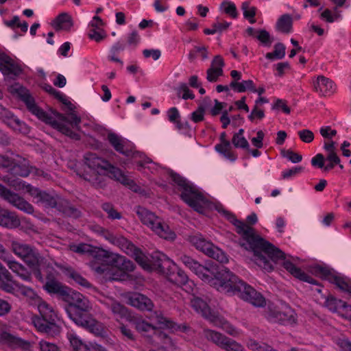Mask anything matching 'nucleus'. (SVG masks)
<instances>
[{"mask_svg":"<svg viewBox=\"0 0 351 351\" xmlns=\"http://www.w3.org/2000/svg\"><path fill=\"white\" fill-rule=\"evenodd\" d=\"M154 320L160 328H173V323L168 318L164 316L162 312L156 311L151 315Z\"/></svg>","mask_w":351,"mask_h":351,"instance_id":"41","label":"nucleus"},{"mask_svg":"<svg viewBox=\"0 0 351 351\" xmlns=\"http://www.w3.org/2000/svg\"><path fill=\"white\" fill-rule=\"evenodd\" d=\"M344 301L337 299L332 295H328L326 298V300L324 302V306L326 307L328 310L333 313L338 312V310L341 308L342 303Z\"/></svg>","mask_w":351,"mask_h":351,"instance_id":"44","label":"nucleus"},{"mask_svg":"<svg viewBox=\"0 0 351 351\" xmlns=\"http://www.w3.org/2000/svg\"><path fill=\"white\" fill-rule=\"evenodd\" d=\"M98 232L107 241L110 242L112 244L118 246L122 250L123 248L126 246V245H130V241H128L126 238L120 235H115L112 232L104 228L99 227Z\"/></svg>","mask_w":351,"mask_h":351,"instance_id":"28","label":"nucleus"},{"mask_svg":"<svg viewBox=\"0 0 351 351\" xmlns=\"http://www.w3.org/2000/svg\"><path fill=\"white\" fill-rule=\"evenodd\" d=\"M135 328L140 332H146L153 331L154 332L156 327L152 324L143 319H137L134 322Z\"/></svg>","mask_w":351,"mask_h":351,"instance_id":"50","label":"nucleus"},{"mask_svg":"<svg viewBox=\"0 0 351 351\" xmlns=\"http://www.w3.org/2000/svg\"><path fill=\"white\" fill-rule=\"evenodd\" d=\"M232 143L237 148H242L246 150H250V145L244 136L233 135Z\"/></svg>","mask_w":351,"mask_h":351,"instance_id":"54","label":"nucleus"},{"mask_svg":"<svg viewBox=\"0 0 351 351\" xmlns=\"http://www.w3.org/2000/svg\"><path fill=\"white\" fill-rule=\"evenodd\" d=\"M16 116L9 110L2 106L0 110V119L8 127Z\"/></svg>","mask_w":351,"mask_h":351,"instance_id":"53","label":"nucleus"},{"mask_svg":"<svg viewBox=\"0 0 351 351\" xmlns=\"http://www.w3.org/2000/svg\"><path fill=\"white\" fill-rule=\"evenodd\" d=\"M333 283L341 291L351 294V282L346 281L343 278L335 276L333 277Z\"/></svg>","mask_w":351,"mask_h":351,"instance_id":"51","label":"nucleus"},{"mask_svg":"<svg viewBox=\"0 0 351 351\" xmlns=\"http://www.w3.org/2000/svg\"><path fill=\"white\" fill-rule=\"evenodd\" d=\"M247 346L252 351H277L265 343L257 342L254 340H250Z\"/></svg>","mask_w":351,"mask_h":351,"instance_id":"48","label":"nucleus"},{"mask_svg":"<svg viewBox=\"0 0 351 351\" xmlns=\"http://www.w3.org/2000/svg\"><path fill=\"white\" fill-rule=\"evenodd\" d=\"M151 258L152 270L156 269H159L160 271H164V263L169 261L167 256L162 253L156 252L152 255Z\"/></svg>","mask_w":351,"mask_h":351,"instance_id":"36","label":"nucleus"},{"mask_svg":"<svg viewBox=\"0 0 351 351\" xmlns=\"http://www.w3.org/2000/svg\"><path fill=\"white\" fill-rule=\"evenodd\" d=\"M45 289L49 293H53L60 297L64 301L66 300L71 289L64 286L55 279H47L44 285Z\"/></svg>","mask_w":351,"mask_h":351,"instance_id":"23","label":"nucleus"},{"mask_svg":"<svg viewBox=\"0 0 351 351\" xmlns=\"http://www.w3.org/2000/svg\"><path fill=\"white\" fill-rule=\"evenodd\" d=\"M71 250L78 254H90L95 261L90 262V267L97 274H104L108 268V265L119 269V274L112 273L109 277L112 280H123L125 276V271H132L134 269V265L130 260L125 256L114 254L107 250L95 248L86 243H80L71 246Z\"/></svg>","mask_w":351,"mask_h":351,"instance_id":"2","label":"nucleus"},{"mask_svg":"<svg viewBox=\"0 0 351 351\" xmlns=\"http://www.w3.org/2000/svg\"><path fill=\"white\" fill-rule=\"evenodd\" d=\"M226 351H244L243 347L234 340L227 337L221 346Z\"/></svg>","mask_w":351,"mask_h":351,"instance_id":"49","label":"nucleus"},{"mask_svg":"<svg viewBox=\"0 0 351 351\" xmlns=\"http://www.w3.org/2000/svg\"><path fill=\"white\" fill-rule=\"evenodd\" d=\"M2 180L14 187L16 190H26L32 196H36L39 201L43 203L46 206L50 208L57 207L59 209V202L55 197L48 193L39 191L37 189H34L30 184H25L19 179H16L6 175L2 178Z\"/></svg>","mask_w":351,"mask_h":351,"instance_id":"12","label":"nucleus"},{"mask_svg":"<svg viewBox=\"0 0 351 351\" xmlns=\"http://www.w3.org/2000/svg\"><path fill=\"white\" fill-rule=\"evenodd\" d=\"M298 135L299 136L300 139L306 143H310L314 140L313 132L308 129H304L298 131Z\"/></svg>","mask_w":351,"mask_h":351,"instance_id":"56","label":"nucleus"},{"mask_svg":"<svg viewBox=\"0 0 351 351\" xmlns=\"http://www.w3.org/2000/svg\"><path fill=\"white\" fill-rule=\"evenodd\" d=\"M102 303L106 308L109 309L112 312L117 321H119L120 319H130L131 315L128 308L119 302L112 298H109L102 302Z\"/></svg>","mask_w":351,"mask_h":351,"instance_id":"18","label":"nucleus"},{"mask_svg":"<svg viewBox=\"0 0 351 351\" xmlns=\"http://www.w3.org/2000/svg\"><path fill=\"white\" fill-rule=\"evenodd\" d=\"M8 90L12 95L18 97L21 101H23L25 104L29 111L36 115L39 119L50 125L53 128H58L64 133L69 134L73 135V137H76V135L71 133L67 128L62 124L52 120L50 116L39 108L36 104L34 97L30 95L29 91L26 88L19 83H14V84L10 85L8 88Z\"/></svg>","mask_w":351,"mask_h":351,"instance_id":"5","label":"nucleus"},{"mask_svg":"<svg viewBox=\"0 0 351 351\" xmlns=\"http://www.w3.org/2000/svg\"><path fill=\"white\" fill-rule=\"evenodd\" d=\"M215 280V285L221 292L237 295L241 299L256 307H263L266 305V300L261 293L239 279L226 267H221L217 271Z\"/></svg>","mask_w":351,"mask_h":351,"instance_id":"3","label":"nucleus"},{"mask_svg":"<svg viewBox=\"0 0 351 351\" xmlns=\"http://www.w3.org/2000/svg\"><path fill=\"white\" fill-rule=\"evenodd\" d=\"M15 133L27 135L30 132V128L16 117L8 126Z\"/></svg>","mask_w":351,"mask_h":351,"instance_id":"38","label":"nucleus"},{"mask_svg":"<svg viewBox=\"0 0 351 351\" xmlns=\"http://www.w3.org/2000/svg\"><path fill=\"white\" fill-rule=\"evenodd\" d=\"M38 309L40 317L36 316L33 318L35 327L39 331L45 332L49 336L58 335L60 332V328L56 323L57 314L53 307L46 302L39 300Z\"/></svg>","mask_w":351,"mask_h":351,"instance_id":"7","label":"nucleus"},{"mask_svg":"<svg viewBox=\"0 0 351 351\" xmlns=\"http://www.w3.org/2000/svg\"><path fill=\"white\" fill-rule=\"evenodd\" d=\"M256 38L265 46H270L273 42L269 33L265 29L258 31V35Z\"/></svg>","mask_w":351,"mask_h":351,"instance_id":"57","label":"nucleus"},{"mask_svg":"<svg viewBox=\"0 0 351 351\" xmlns=\"http://www.w3.org/2000/svg\"><path fill=\"white\" fill-rule=\"evenodd\" d=\"M10 250L29 268H36L43 263L44 258L31 245L14 239L10 241Z\"/></svg>","mask_w":351,"mask_h":351,"instance_id":"10","label":"nucleus"},{"mask_svg":"<svg viewBox=\"0 0 351 351\" xmlns=\"http://www.w3.org/2000/svg\"><path fill=\"white\" fill-rule=\"evenodd\" d=\"M190 241L191 243L199 251H202L203 253L206 254V252L209 250V247H212L211 243L206 241L201 236H193L190 238Z\"/></svg>","mask_w":351,"mask_h":351,"instance_id":"43","label":"nucleus"},{"mask_svg":"<svg viewBox=\"0 0 351 351\" xmlns=\"http://www.w3.org/2000/svg\"><path fill=\"white\" fill-rule=\"evenodd\" d=\"M182 91L184 94L182 96V98L184 99H193L195 97V95L193 93L189 90V87L185 83H182L180 84L178 88V95L180 96V92Z\"/></svg>","mask_w":351,"mask_h":351,"instance_id":"61","label":"nucleus"},{"mask_svg":"<svg viewBox=\"0 0 351 351\" xmlns=\"http://www.w3.org/2000/svg\"><path fill=\"white\" fill-rule=\"evenodd\" d=\"M191 304L195 311L201 313L210 322L217 327L226 328L227 332L230 335H234L235 330L229 326L228 323L218 312L210 309L206 302L202 298L194 297L191 300Z\"/></svg>","mask_w":351,"mask_h":351,"instance_id":"11","label":"nucleus"},{"mask_svg":"<svg viewBox=\"0 0 351 351\" xmlns=\"http://www.w3.org/2000/svg\"><path fill=\"white\" fill-rule=\"evenodd\" d=\"M105 175L125 186H132L133 180L125 176L121 169L110 165L107 167Z\"/></svg>","mask_w":351,"mask_h":351,"instance_id":"29","label":"nucleus"},{"mask_svg":"<svg viewBox=\"0 0 351 351\" xmlns=\"http://www.w3.org/2000/svg\"><path fill=\"white\" fill-rule=\"evenodd\" d=\"M266 315L267 318L270 321L283 324H292L295 319L293 310L286 305L281 308L269 305Z\"/></svg>","mask_w":351,"mask_h":351,"instance_id":"13","label":"nucleus"},{"mask_svg":"<svg viewBox=\"0 0 351 351\" xmlns=\"http://www.w3.org/2000/svg\"><path fill=\"white\" fill-rule=\"evenodd\" d=\"M223 71L221 68H219V69H208L206 72V79L210 82H215L217 81L219 77L223 75Z\"/></svg>","mask_w":351,"mask_h":351,"instance_id":"55","label":"nucleus"},{"mask_svg":"<svg viewBox=\"0 0 351 351\" xmlns=\"http://www.w3.org/2000/svg\"><path fill=\"white\" fill-rule=\"evenodd\" d=\"M104 23L101 19L95 16L89 24L90 29L88 33V37L97 43H99L107 37L106 31L102 28Z\"/></svg>","mask_w":351,"mask_h":351,"instance_id":"21","label":"nucleus"},{"mask_svg":"<svg viewBox=\"0 0 351 351\" xmlns=\"http://www.w3.org/2000/svg\"><path fill=\"white\" fill-rule=\"evenodd\" d=\"M107 139L117 152L128 155L127 152L124 150V141L121 136L115 133L109 132Z\"/></svg>","mask_w":351,"mask_h":351,"instance_id":"35","label":"nucleus"},{"mask_svg":"<svg viewBox=\"0 0 351 351\" xmlns=\"http://www.w3.org/2000/svg\"><path fill=\"white\" fill-rule=\"evenodd\" d=\"M136 214L141 221L148 226L160 237L167 240H173L176 238L175 232L154 213L143 207L138 206Z\"/></svg>","mask_w":351,"mask_h":351,"instance_id":"9","label":"nucleus"},{"mask_svg":"<svg viewBox=\"0 0 351 351\" xmlns=\"http://www.w3.org/2000/svg\"><path fill=\"white\" fill-rule=\"evenodd\" d=\"M3 261L6 263L9 269L15 274L17 272V271L22 268V266L23 265L21 263L12 259V256L10 254L7 256V259L3 260Z\"/></svg>","mask_w":351,"mask_h":351,"instance_id":"59","label":"nucleus"},{"mask_svg":"<svg viewBox=\"0 0 351 351\" xmlns=\"http://www.w3.org/2000/svg\"><path fill=\"white\" fill-rule=\"evenodd\" d=\"M0 343L5 344L13 348H22L25 349L29 346V343L27 341H24L6 331H2L0 332Z\"/></svg>","mask_w":351,"mask_h":351,"instance_id":"25","label":"nucleus"},{"mask_svg":"<svg viewBox=\"0 0 351 351\" xmlns=\"http://www.w3.org/2000/svg\"><path fill=\"white\" fill-rule=\"evenodd\" d=\"M241 9L243 11L244 17L248 19L250 23H254L256 20L254 17L256 15V8L255 7H250V3L245 1L242 3Z\"/></svg>","mask_w":351,"mask_h":351,"instance_id":"47","label":"nucleus"},{"mask_svg":"<svg viewBox=\"0 0 351 351\" xmlns=\"http://www.w3.org/2000/svg\"><path fill=\"white\" fill-rule=\"evenodd\" d=\"M85 165L87 169L80 176L89 182L95 188L105 186V173L109 162L98 157L95 154L88 153L84 156Z\"/></svg>","mask_w":351,"mask_h":351,"instance_id":"6","label":"nucleus"},{"mask_svg":"<svg viewBox=\"0 0 351 351\" xmlns=\"http://www.w3.org/2000/svg\"><path fill=\"white\" fill-rule=\"evenodd\" d=\"M39 346L41 351H60L55 343H49L46 341H40Z\"/></svg>","mask_w":351,"mask_h":351,"instance_id":"63","label":"nucleus"},{"mask_svg":"<svg viewBox=\"0 0 351 351\" xmlns=\"http://www.w3.org/2000/svg\"><path fill=\"white\" fill-rule=\"evenodd\" d=\"M215 150L232 161L237 159V155L232 152V146L230 142L216 145Z\"/></svg>","mask_w":351,"mask_h":351,"instance_id":"39","label":"nucleus"},{"mask_svg":"<svg viewBox=\"0 0 351 351\" xmlns=\"http://www.w3.org/2000/svg\"><path fill=\"white\" fill-rule=\"evenodd\" d=\"M103 210L108 214V217L111 219H119L121 218V215L113 206L109 203H104L102 204Z\"/></svg>","mask_w":351,"mask_h":351,"instance_id":"52","label":"nucleus"},{"mask_svg":"<svg viewBox=\"0 0 351 351\" xmlns=\"http://www.w3.org/2000/svg\"><path fill=\"white\" fill-rule=\"evenodd\" d=\"M167 278L170 282L178 286L185 285L189 281L187 275L180 269H176L175 271L170 272Z\"/></svg>","mask_w":351,"mask_h":351,"instance_id":"33","label":"nucleus"},{"mask_svg":"<svg viewBox=\"0 0 351 351\" xmlns=\"http://www.w3.org/2000/svg\"><path fill=\"white\" fill-rule=\"evenodd\" d=\"M71 277L75 280L76 283L84 287L89 288L91 287V285L87 281V280L77 273H72L71 274Z\"/></svg>","mask_w":351,"mask_h":351,"instance_id":"62","label":"nucleus"},{"mask_svg":"<svg viewBox=\"0 0 351 351\" xmlns=\"http://www.w3.org/2000/svg\"><path fill=\"white\" fill-rule=\"evenodd\" d=\"M283 267L288 271L291 275L299 280L308 282L310 284H316V280L313 279L311 276L302 271L300 268L297 267L290 261L285 260L283 262Z\"/></svg>","mask_w":351,"mask_h":351,"instance_id":"27","label":"nucleus"},{"mask_svg":"<svg viewBox=\"0 0 351 351\" xmlns=\"http://www.w3.org/2000/svg\"><path fill=\"white\" fill-rule=\"evenodd\" d=\"M230 87L238 93H243L247 89H249L252 92L256 91L253 81L251 80H244L241 82L232 81L230 84Z\"/></svg>","mask_w":351,"mask_h":351,"instance_id":"37","label":"nucleus"},{"mask_svg":"<svg viewBox=\"0 0 351 351\" xmlns=\"http://www.w3.org/2000/svg\"><path fill=\"white\" fill-rule=\"evenodd\" d=\"M337 344L342 351H351V342L347 339H338Z\"/></svg>","mask_w":351,"mask_h":351,"instance_id":"64","label":"nucleus"},{"mask_svg":"<svg viewBox=\"0 0 351 351\" xmlns=\"http://www.w3.org/2000/svg\"><path fill=\"white\" fill-rule=\"evenodd\" d=\"M127 303L141 311H152L154 307L152 301L146 295L140 293H132L127 296Z\"/></svg>","mask_w":351,"mask_h":351,"instance_id":"20","label":"nucleus"},{"mask_svg":"<svg viewBox=\"0 0 351 351\" xmlns=\"http://www.w3.org/2000/svg\"><path fill=\"white\" fill-rule=\"evenodd\" d=\"M277 29L283 32L289 33L292 27V18L289 14H283L278 20L276 23Z\"/></svg>","mask_w":351,"mask_h":351,"instance_id":"42","label":"nucleus"},{"mask_svg":"<svg viewBox=\"0 0 351 351\" xmlns=\"http://www.w3.org/2000/svg\"><path fill=\"white\" fill-rule=\"evenodd\" d=\"M171 178L181 191L180 197L189 206L197 211L202 208L203 195L189 181L176 173L170 174Z\"/></svg>","mask_w":351,"mask_h":351,"instance_id":"8","label":"nucleus"},{"mask_svg":"<svg viewBox=\"0 0 351 351\" xmlns=\"http://www.w3.org/2000/svg\"><path fill=\"white\" fill-rule=\"evenodd\" d=\"M218 211L236 226L237 232L242 237L239 245L254 253V261L258 267L268 272L273 270V265L266 255L274 262L285 258L282 251L261 238L253 228L238 220L232 213L223 208H218Z\"/></svg>","mask_w":351,"mask_h":351,"instance_id":"1","label":"nucleus"},{"mask_svg":"<svg viewBox=\"0 0 351 351\" xmlns=\"http://www.w3.org/2000/svg\"><path fill=\"white\" fill-rule=\"evenodd\" d=\"M179 260L202 280L210 282L213 279L212 276H215L217 274V272L215 274L211 271L210 269L201 265L196 260L186 254H181Z\"/></svg>","mask_w":351,"mask_h":351,"instance_id":"14","label":"nucleus"},{"mask_svg":"<svg viewBox=\"0 0 351 351\" xmlns=\"http://www.w3.org/2000/svg\"><path fill=\"white\" fill-rule=\"evenodd\" d=\"M19 225L20 220L14 213L0 207V226L8 228H14Z\"/></svg>","mask_w":351,"mask_h":351,"instance_id":"26","label":"nucleus"},{"mask_svg":"<svg viewBox=\"0 0 351 351\" xmlns=\"http://www.w3.org/2000/svg\"><path fill=\"white\" fill-rule=\"evenodd\" d=\"M204 335L207 340L213 342L220 348H221L227 338L226 336L221 333L210 329L204 330Z\"/></svg>","mask_w":351,"mask_h":351,"instance_id":"34","label":"nucleus"},{"mask_svg":"<svg viewBox=\"0 0 351 351\" xmlns=\"http://www.w3.org/2000/svg\"><path fill=\"white\" fill-rule=\"evenodd\" d=\"M123 251L127 254L133 257L139 265L145 270L151 271L152 264L151 259L146 256L138 248L130 241V245L123 248Z\"/></svg>","mask_w":351,"mask_h":351,"instance_id":"19","label":"nucleus"},{"mask_svg":"<svg viewBox=\"0 0 351 351\" xmlns=\"http://www.w3.org/2000/svg\"><path fill=\"white\" fill-rule=\"evenodd\" d=\"M205 254L221 263H226L228 261L226 254L213 244Z\"/></svg>","mask_w":351,"mask_h":351,"instance_id":"40","label":"nucleus"},{"mask_svg":"<svg viewBox=\"0 0 351 351\" xmlns=\"http://www.w3.org/2000/svg\"><path fill=\"white\" fill-rule=\"evenodd\" d=\"M68 339L70 341L73 351H89L88 346L82 343L74 334H69Z\"/></svg>","mask_w":351,"mask_h":351,"instance_id":"46","label":"nucleus"},{"mask_svg":"<svg viewBox=\"0 0 351 351\" xmlns=\"http://www.w3.org/2000/svg\"><path fill=\"white\" fill-rule=\"evenodd\" d=\"M30 171L29 161L19 154H14L12 152L8 172L13 176L27 177Z\"/></svg>","mask_w":351,"mask_h":351,"instance_id":"15","label":"nucleus"},{"mask_svg":"<svg viewBox=\"0 0 351 351\" xmlns=\"http://www.w3.org/2000/svg\"><path fill=\"white\" fill-rule=\"evenodd\" d=\"M282 154L284 157L287 158L289 160H291L293 163L299 162L302 159V155H300L298 153H295L290 149L282 150Z\"/></svg>","mask_w":351,"mask_h":351,"instance_id":"60","label":"nucleus"},{"mask_svg":"<svg viewBox=\"0 0 351 351\" xmlns=\"http://www.w3.org/2000/svg\"><path fill=\"white\" fill-rule=\"evenodd\" d=\"M14 285H16V295H23L29 302H38L40 298L37 293L30 287L24 286L17 282H14Z\"/></svg>","mask_w":351,"mask_h":351,"instance_id":"31","label":"nucleus"},{"mask_svg":"<svg viewBox=\"0 0 351 351\" xmlns=\"http://www.w3.org/2000/svg\"><path fill=\"white\" fill-rule=\"evenodd\" d=\"M0 195L17 208L29 214L34 213L33 206L19 195L11 192L0 184Z\"/></svg>","mask_w":351,"mask_h":351,"instance_id":"16","label":"nucleus"},{"mask_svg":"<svg viewBox=\"0 0 351 351\" xmlns=\"http://www.w3.org/2000/svg\"><path fill=\"white\" fill-rule=\"evenodd\" d=\"M65 216L73 217L75 219L79 218L81 216V211L72 206L66 200L59 201V209Z\"/></svg>","mask_w":351,"mask_h":351,"instance_id":"32","label":"nucleus"},{"mask_svg":"<svg viewBox=\"0 0 351 351\" xmlns=\"http://www.w3.org/2000/svg\"><path fill=\"white\" fill-rule=\"evenodd\" d=\"M313 88L319 95L326 96L333 93L334 84L329 78L324 75H319L313 82Z\"/></svg>","mask_w":351,"mask_h":351,"instance_id":"24","label":"nucleus"},{"mask_svg":"<svg viewBox=\"0 0 351 351\" xmlns=\"http://www.w3.org/2000/svg\"><path fill=\"white\" fill-rule=\"evenodd\" d=\"M65 302L68 303L66 311L77 325L96 335L101 333V326L90 315V311L92 307L86 297L71 289Z\"/></svg>","mask_w":351,"mask_h":351,"instance_id":"4","label":"nucleus"},{"mask_svg":"<svg viewBox=\"0 0 351 351\" xmlns=\"http://www.w3.org/2000/svg\"><path fill=\"white\" fill-rule=\"evenodd\" d=\"M73 25L71 16L66 13H62L59 14L53 21L52 24L54 29L57 31H69Z\"/></svg>","mask_w":351,"mask_h":351,"instance_id":"30","label":"nucleus"},{"mask_svg":"<svg viewBox=\"0 0 351 351\" xmlns=\"http://www.w3.org/2000/svg\"><path fill=\"white\" fill-rule=\"evenodd\" d=\"M286 47L284 44L281 43H276L274 45V51L273 52L267 53L265 56L266 58L269 60H280L282 59L285 56Z\"/></svg>","mask_w":351,"mask_h":351,"instance_id":"45","label":"nucleus"},{"mask_svg":"<svg viewBox=\"0 0 351 351\" xmlns=\"http://www.w3.org/2000/svg\"><path fill=\"white\" fill-rule=\"evenodd\" d=\"M0 71L4 75L13 79L22 73L21 68L4 53H0Z\"/></svg>","mask_w":351,"mask_h":351,"instance_id":"17","label":"nucleus"},{"mask_svg":"<svg viewBox=\"0 0 351 351\" xmlns=\"http://www.w3.org/2000/svg\"><path fill=\"white\" fill-rule=\"evenodd\" d=\"M57 117H58V120H56V121L58 122L59 123L62 124L66 128H67L71 132V133L76 135V137H73V135H71V134L64 133L62 131H61L58 128H56V129L58 130V131H60L63 134H65L73 139L79 140L80 135L78 134L73 132L71 130V128L66 125V123H69L73 128H77L81 122L80 117H79L75 113H73V112L69 113L67 116H65L64 114L58 113L57 114ZM51 118L52 119V120L55 121V119H53L52 117H51Z\"/></svg>","mask_w":351,"mask_h":351,"instance_id":"22","label":"nucleus"},{"mask_svg":"<svg viewBox=\"0 0 351 351\" xmlns=\"http://www.w3.org/2000/svg\"><path fill=\"white\" fill-rule=\"evenodd\" d=\"M339 315L346 319L351 321V305L343 302L341 308L338 310Z\"/></svg>","mask_w":351,"mask_h":351,"instance_id":"58","label":"nucleus"}]
</instances>
